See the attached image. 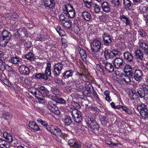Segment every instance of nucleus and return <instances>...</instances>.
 <instances>
[{
    "label": "nucleus",
    "instance_id": "obj_42",
    "mask_svg": "<svg viewBox=\"0 0 148 148\" xmlns=\"http://www.w3.org/2000/svg\"><path fill=\"white\" fill-rule=\"evenodd\" d=\"M3 116L2 117L5 119H8L12 117L10 114L7 112H3Z\"/></svg>",
    "mask_w": 148,
    "mask_h": 148
},
{
    "label": "nucleus",
    "instance_id": "obj_28",
    "mask_svg": "<svg viewBox=\"0 0 148 148\" xmlns=\"http://www.w3.org/2000/svg\"><path fill=\"white\" fill-rule=\"evenodd\" d=\"M63 122L65 125L69 126L72 123V120L70 116H66L64 119Z\"/></svg>",
    "mask_w": 148,
    "mask_h": 148
},
{
    "label": "nucleus",
    "instance_id": "obj_33",
    "mask_svg": "<svg viewBox=\"0 0 148 148\" xmlns=\"http://www.w3.org/2000/svg\"><path fill=\"white\" fill-rule=\"evenodd\" d=\"M81 15L83 16L84 18L86 21H89L91 18V16L88 12H83Z\"/></svg>",
    "mask_w": 148,
    "mask_h": 148
},
{
    "label": "nucleus",
    "instance_id": "obj_30",
    "mask_svg": "<svg viewBox=\"0 0 148 148\" xmlns=\"http://www.w3.org/2000/svg\"><path fill=\"white\" fill-rule=\"evenodd\" d=\"M92 0H83L84 5L88 8H91L93 4Z\"/></svg>",
    "mask_w": 148,
    "mask_h": 148
},
{
    "label": "nucleus",
    "instance_id": "obj_63",
    "mask_svg": "<svg viewBox=\"0 0 148 148\" xmlns=\"http://www.w3.org/2000/svg\"><path fill=\"white\" fill-rule=\"evenodd\" d=\"M55 82L58 84H63V81L62 80H60L58 79L55 80Z\"/></svg>",
    "mask_w": 148,
    "mask_h": 148
},
{
    "label": "nucleus",
    "instance_id": "obj_21",
    "mask_svg": "<svg viewBox=\"0 0 148 148\" xmlns=\"http://www.w3.org/2000/svg\"><path fill=\"white\" fill-rule=\"evenodd\" d=\"M10 143L5 140L0 139V147L1 148H9Z\"/></svg>",
    "mask_w": 148,
    "mask_h": 148
},
{
    "label": "nucleus",
    "instance_id": "obj_16",
    "mask_svg": "<svg viewBox=\"0 0 148 148\" xmlns=\"http://www.w3.org/2000/svg\"><path fill=\"white\" fill-rule=\"evenodd\" d=\"M1 36L9 41L12 37V35L10 32L4 30L2 32Z\"/></svg>",
    "mask_w": 148,
    "mask_h": 148
},
{
    "label": "nucleus",
    "instance_id": "obj_25",
    "mask_svg": "<svg viewBox=\"0 0 148 148\" xmlns=\"http://www.w3.org/2000/svg\"><path fill=\"white\" fill-rule=\"evenodd\" d=\"M29 127L33 130L37 131L40 130V128L36 123L34 122H30L29 124Z\"/></svg>",
    "mask_w": 148,
    "mask_h": 148
},
{
    "label": "nucleus",
    "instance_id": "obj_57",
    "mask_svg": "<svg viewBox=\"0 0 148 148\" xmlns=\"http://www.w3.org/2000/svg\"><path fill=\"white\" fill-rule=\"evenodd\" d=\"M65 9H73V6L69 3H67L65 5Z\"/></svg>",
    "mask_w": 148,
    "mask_h": 148
},
{
    "label": "nucleus",
    "instance_id": "obj_31",
    "mask_svg": "<svg viewBox=\"0 0 148 148\" xmlns=\"http://www.w3.org/2000/svg\"><path fill=\"white\" fill-rule=\"evenodd\" d=\"M38 88L39 90L42 93V94L43 96L47 95H48L49 91L44 86H41Z\"/></svg>",
    "mask_w": 148,
    "mask_h": 148
},
{
    "label": "nucleus",
    "instance_id": "obj_34",
    "mask_svg": "<svg viewBox=\"0 0 148 148\" xmlns=\"http://www.w3.org/2000/svg\"><path fill=\"white\" fill-rule=\"evenodd\" d=\"M120 52L116 50H114L109 52L110 58H113L116 56L119 55Z\"/></svg>",
    "mask_w": 148,
    "mask_h": 148
},
{
    "label": "nucleus",
    "instance_id": "obj_27",
    "mask_svg": "<svg viewBox=\"0 0 148 148\" xmlns=\"http://www.w3.org/2000/svg\"><path fill=\"white\" fill-rule=\"evenodd\" d=\"M53 99L54 101L57 103L62 104H64L65 105L66 104V101L61 97L55 96L53 97Z\"/></svg>",
    "mask_w": 148,
    "mask_h": 148
},
{
    "label": "nucleus",
    "instance_id": "obj_48",
    "mask_svg": "<svg viewBox=\"0 0 148 148\" xmlns=\"http://www.w3.org/2000/svg\"><path fill=\"white\" fill-rule=\"evenodd\" d=\"M97 70H99V71L101 72H103L104 71V69L103 67H104V66L103 65V62L102 64L101 65L100 64H97Z\"/></svg>",
    "mask_w": 148,
    "mask_h": 148
},
{
    "label": "nucleus",
    "instance_id": "obj_9",
    "mask_svg": "<svg viewBox=\"0 0 148 148\" xmlns=\"http://www.w3.org/2000/svg\"><path fill=\"white\" fill-rule=\"evenodd\" d=\"M114 66L117 69H119L124 66V62L121 58H116L114 60Z\"/></svg>",
    "mask_w": 148,
    "mask_h": 148
},
{
    "label": "nucleus",
    "instance_id": "obj_41",
    "mask_svg": "<svg viewBox=\"0 0 148 148\" xmlns=\"http://www.w3.org/2000/svg\"><path fill=\"white\" fill-rule=\"evenodd\" d=\"M7 67H10V66L3 62L0 65V69L1 71H3L5 69H7Z\"/></svg>",
    "mask_w": 148,
    "mask_h": 148
},
{
    "label": "nucleus",
    "instance_id": "obj_58",
    "mask_svg": "<svg viewBox=\"0 0 148 148\" xmlns=\"http://www.w3.org/2000/svg\"><path fill=\"white\" fill-rule=\"evenodd\" d=\"M145 11L143 12V16L146 19H148V10H145Z\"/></svg>",
    "mask_w": 148,
    "mask_h": 148
},
{
    "label": "nucleus",
    "instance_id": "obj_5",
    "mask_svg": "<svg viewBox=\"0 0 148 148\" xmlns=\"http://www.w3.org/2000/svg\"><path fill=\"white\" fill-rule=\"evenodd\" d=\"M74 121L77 123H80L82 120L81 112L77 109L74 108L71 112Z\"/></svg>",
    "mask_w": 148,
    "mask_h": 148
},
{
    "label": "nucleus",
    "instance_id": "obj_59",
    "mask_svg": "<svg viewBox=\"0 0 148 148\" xmlns=\"http://www.w3.org/2000/svg\"><path fill=\"white\" fill-rule=\"evenodd\" d=\"M84 75V74L83 73H79L78 72H77L76 74V75L78 77H80L82 78V79H83L82 77Z\"/></svg>",
    "mask_w": 148,
    "mask_h": 148
},
{
    "label": "nucleus",
    "instance_id": "obj_20",
    "mask_svg": "<svg viewBox=\"0 0 148 148\" xmlns=\"http://www.w3.org/2000/svg\"><path fill=\"white\" fill-rule=\"evenodd\" d=\"M73 71L72 70H67L62 74V77L64 79H68L72 76Z\"/></svg>",
    "mask_w": 148,
    "mask_h": 148
},
{
    "label": "nucleus",
    "instance_id": "obj_10",
    "mask_svg": "<svg viewBox=\"0 0 148 148\" xmlns=\"http://www.w3.org/2000/svg\"><path fill=\"white\" fill-rule=\"evenodd\" d=\"M103 43L106 46L111 45L112 40L110 35L107 33H104L102 36Z\"/></svg>",
    "mask_w": 148,
    "mask_h": 148
},
{
    "label": "nucleus",
    "instance_id": "obj_49",
    "mask_svg": "<svg viewBox=\"0 0 148 148\" xmlns=\"http://www.w3.org/2000/svg\"><path fill=\"white\" fill-rule=\"evenodd\" d=\"M110 138H108L106 140V143L107 144L111 145L112 146H116L117 145L116 143H113V142L110 141Z\"/></svg>",
    "mask_w": 148,
    "mask_h": 148
},
{
    "label": "nucleus",
    "instance_id": "obj_22",
    "mask_svg": "<svg viewBox=\"0 0 148 148\" xmlns=\"http://www.w3.org/2000/svg\"><path fill=\"white\" fill-rule=\"evenodd\" d=\"M34 77L36 78L47 80L48 77L45 73H37L35 74Z\"/></svg>",
    "mask_w": 148,
    "mask_h": 148
},
{
    "label": "nucleus",
    "instance_id": "obj_52",
    "mask_svg": "<svg viewBox=\"0 0 148 148\" xmlns=\"http://www.w3.org/2000/svg\"><path fill=\"white\" fill-rule=\"evenodd\" d=\"M92 54L93 56L96 58H97L99 57L98 54H97V52H98L99 51H94V50H91Z\"/></svg>",
    "mask_w": 148,
    "mask_h": 148
},
{
    "label": "nucleus",
    "instance_id": "obj_44",
    "mask_svg": "<svg viewBox=\"0 0 148 148\" xmlns=\"http://www.w3.org/2000/svg\"><path fill=\"white\" fill-rule=\"evenodd\" d=\"M129 96L131 99L133 100H134L138 96L137 94L134 92L133 91L130 92Z\"/></svg>",
    "mask_w": 148,
    "mask_h": 148
},
{
    "label": "nucleus",
    "instance_id": "obj_64",
    "mask_svg": "<svg viewBox=\"0 0 148 148\" xmlns=\"http://www.w3.org/2000/svg\"><path fill=\"white\" fill-rule=\"evenodd\" d=\"M76 78L75 80L77 82H79L82 79V78H81L80 77H78L76 75Z\"/></svg>",
    "mask_w": 148,
    "mask_h": 148
},
{
    "label": "nucleus",
    "instance_id": "obj_38",
    "mask_svg": "<svg viewBox=\"0 0 148 148\" xmlns=\"http://www.w3.org/2000/svg\"><path fill=\"white\" fill-rule=\"evenodd\" d=\"M9 41L5 39L2 37L1 36L0 37V46L1 47H4L5 46L7 43Z\"/></svg>",
    "mask_w": 148,
    "mask_h": 148
},
{
    "label": "nucleus",
    "instance_id": "obj_39",
    "mask_svg": "<svg viewBox=\"0 0 148 148\" xmlns=\"http://www.w3.org/2000/svg\"><path fill=\"white\" fill-rule=\"evenodd\" d=\"M125 71V73H129V74L132 75L131 74L132 73V68L131 66L127 64L125 65L124 67Z\"/></svg>",
    "mask_w": 148,
    "mask_h": 148
},
{
    "label": "nucleus",
    "instance_id": "obj_17",
    "mask_svg": "<svg viewBox=\"0 0 148 148\" xmlns=\"http://www.w3.org/2000/svg\"><path fill=\"white\" fill-rule=\"evenodd\" d=\"M140 47L142 49L141 51L143 53L147 54L148 53V45L145 43L139 42Z\"/></svg>",
    "mask_w": 148,
    "mask_h": 148
},
{
    "label": "nucleus",
    "instance_id": "obj_15",
    "mask_svg": "<svg viewBox=\"0 0 148 148\" xmlns=\"http://www.w3.org/2000/svg\"><path fill=\"white\" fill-rule=\"evenodd\" d=\"M76 48L82 60L84 62L86 61L87 55L85 51L79 46H76Z\"/></svg>",
    "mask_w": 148,
    "mask_h": 148
},
{
    "label": "nucleus",
    "instance_id": "obj_11",
    "mask_svg": "<svg viewBox=\"0 0 148 148\" xmlns=\"http://www.w3.org/2000/svg\"><path fill=\"white\" fill-rule=\"evenodd\" d=\"M19 71L20 73L25 75H28L30 73L29 69L27 66L22 65H19Z\"/></svg>",
    "mask_w": 148,
    "mask_h": 148
},
{
    "label": "nucleus",
    "instance_id": "obj_53",
    "mask_svg": "<svg viewBox=\"0 0 148 148\" xmlns=\"http://www.w3.org/2000/svg\"><path fill=\"white\" fill-rule=\"evenodd\" d=\"M104 55L105 58L106 59H109L110 58L109 57V53L108 52V50H105L104 53Z\"/></svg>",
    "mask_w": 148,
    "mask_h": 148
},
{
    "label": "nucleus",
    "instance_id": "obj_12",
    "mask_svg": "<svg viewBox=\"0 0 148 148\" xmlns=\"http://www.w3.org/2000/svg\"><path fill=\"white\" fill-rule=\"evenodd\" d=\"M103 64L106 70L109 72L111 73L114 71V66L111 63L104 61Z\"/></svg>",
    "mask_w": 148,
    "mask_h": 148
},
{
    "label": "nucleus",
    "instance_id": "obj_50",
    "mask_svg": "<svg viewBox=\"0 0 148 148\" xmlns=\"http://www.w3.org/2000/svg\"><path fill=\"white\" fill-rule=\"evenodd\" d=\"M101 7L103 9L110 8V5L107 2H104L102 4Z\"/></svg>",
    "mask_w": 148,
    "mask_h": 148
},
{
    "label": "nucleus",
    "instance_id": "obj_23",
    "mask_svg": "<svg viewBox=\"0 0 148 148\" xmlns=\"http://www.w3.org/2000/svg\"><path fill=\"white\" fill-rule=\"evenodd\" d=\"M123 56L125 60L129 62L132 61L133 56L131 53L128 52H126L124 53Z\"/></svg>",
    "mask_w": 148,
    "mask_h": 148
},
{
    "label": "nucleus",
    "instance_id": "obj_36",
    "mask_svg": "<svg viewBox=\"0 0 148 148\" xmlns=\"http://www.w3.org/2000/svg\"><path fill=\"white\" fill-rule=\"evenodd\" d=\"M51 64L49 63L47 64V67L46 68L45 73L46 75L49 76H51Z\"/></svg>",
    "mask_w": 148,
    "mask_h": 148
},
{
    "label": "nucleus",
    "instance_id": "obj_45",
    "mask_svg": "<svg viewBox=\"0 0 148 148\" xmlns=\"http://www.w3.org/2000/svg\"><path fill=\"white\" fill-rule=\"evenodd\" d=\"M123 4L125 8H129L131 5V1L129 0H124Z\"/></svg>",
    "mask_w": 148,
    "mask_h": 148
},
{
    "label": "nucleus",
    "instance_id": "obj_35",
    "mask_svg": "<svg viewBox=\"0 0 148 148\" xmlns=\"http://www.w3.org/2000/svg\"><path fill=\"white\" fill-rule=\"evenodd\" d=\"M11 63L14 64H17L20 62V60L18 57L17 56L12 57L9 61Z\"/></svg>",
    "mask_w": 148,
    "mask_h": 148
},
{
    "label": "nucleus",
    "instance_id": "obj_29",
    "mask_svg": "<svg viewBox=\"0 0 148 148\" xmlns=\"http://www.w3.org/2000/svg\"><path fill=\"white\" fill-rule=\"evenodd\" d=\"M69 144L70 146L74 147L77 148H80V145L76 143L75 141L73 139H71L69 141Z\"/></svg>",
    "mask_w": 148,
    "mask_h": 148
},
{
    "label": "nucleus",
    "instance_id": "obj_47",
    "mask_svg": "<svg viewBox=\"0 0 148 148\" xmlns=\"http://www.w3.org/2000/svg\"><path fill=\"white\" fill-rule=\"evenodd\" d=\"M62 41V48H66L67 46V43L66 40L64 38H61Z\"/></svg>",
    "mask_w": 148,
    "mask_h": 148
},
{
    "label": "nucleus",
    "instance_id": "obj_14",
    "mask_svg": "<svg viewBox=\"0 0 148 148\" xmlns=\"http://www.w3.org/2000/svg\"><path fill=\"white\" fill-rule=\"evenodd\" d=\"M3 136L4 138L8 140L7 142L10 143H12L14 144H16V142L15 140H14L11 135L7 133V132H4L3 134Z\"/></svg>",
    "mask_w": 148,
    "mask_h": 148
},
{
    "label": "nucleus",
    "instance_id": "obj_26",
    "mask_svg": "<svg viewBox=\"0 0 148 148\" xmlns=\"http://www.w3.org/2000/svg\"><path fill=\"white\" fill-rule=\"evenodd\" d=\"M68 10H62L63 12L66 15L69 16L71 18H73L75 15V13L74 10H69V11Z\"/></svg>",
    "mask_w": 148,
    "mask_h": 148
},
{
    "label": "nucleus",
    "instance_id": "obj_62",
    "mask_svg": "<svg viewBox=\"0 0 148 148\" xmlns=\"http://www.w3.org/2000/svg\"><path fill=\"white\" fill-rule=\"evenodd\" d=\"M58 32V33L61 36H63L64 35L65 32L62 29L60 30Z\"/></svg>",
    "mask_w": 148,
    "mask_h": 148
},
{
    "label": "nucleus",
    "instance_id": "obj_18",
    "mask_svg": "<svg viewBox=\"0 0 148 148\" xmlns=\"http://www.w3.org/2000/svg\"><path fill=\"white\" fill-rule=\"evenodd\" d=\"M143 52L140 49H137L135 52V56L136 58L140 60H143Z\"/></svg>",
    "mask_w": 148,
    "mask_h": 148
},
{
    "label": "nucleus",
    "instance_id": "obj_8",
    "mask_svg": "<svg viewBox=\"0 0 148 148\" xmlns=\"http://www.w3.org/2000/svg\"><path fill=\"white\" fill-rule=\"evenodd\" d=\"M90 45L91 50L97 51H99L100 50L101 44L100 41L95 39L91 42Z\"/></svg>",
    "mask_w": 148,
    "mask_h": 148
},
{
    "label": "nucleus",
    "instance_id": "obj_24",
    "mask_svg": "<svg viewBox=\"0 0 148 148\" xmlns=\"http://www.w3.org/2000/svg\"><path fill=\"white\" fill-rule=\"evenodd\" d=\"M42 92H41L40 90H39L38 88L36 89V90L34 91V95L37 98L42 100V99L40 98L41 97H44V96L42 94Z\"/></svg>",
    "mask_w": 148,
    "mask_h": 148
},
{
    "label": "nucleus",
    "instance_id": "obj_46",
    "mask_svg": "<svg viewBox=\"0 0 148 148\" xmlns=\"http://www.w3.org/2000/svg\"><path fill=\"white\" fill-rule=\"evenodd\" d=\"M37 121L38 123L40 124L41 125L47 127V123L46 121H43L41 119L39 118L38 119Z\"/></svg>",
    "mask_w": 148,
    "mask_h": 148
},
{
    "label": "nucleus",
    "instance_id": "obj_54",
    "mask_svg": "<svg viewBox=\"0 0 148 148\" xmlns=\"http://www.w3.org/2000/svg\"><path fill=\"white\" fill-rule=\"evenodd\" d=\"M43 37V35L42 34L38 36L36 38V40L37 41H41L44 40Z\"/></svg>",
    "mask_w": 148,
    "mask_h": 148
},
{
    "label": "nucleus",
    "instance_id": "obj_40",
    "mask_svg": "<svg viewBox=\"0 0 148 148\" xmlns=\"http://www.w3.org/2000/svg\"><path fill=\"white\" fill-rule=\"evenodd\" d=\"M122 80L126 84H128L130 82V77L128 76L124 75L122 77Z\"/></svg>",
    "mask_w": 148,
    "mask_h": 148
},
{
    "label": "nucleus",
    "instance_id": "obj_1",
    "mask_svg": "<svg viewBox=\"0 0 148 148\" xmlns=\"http://www.w3.org/2000/svg\"><path fill=\"white\" fill-rule=\"evenodd\" d=\"M46 128L52 134L57 136L58 138H63L64 137L63 133L57 127L49 125L46 127Z\"/></svg>",
    "mask_w": 148,
    "mask_h": 148
},
{
    "label": "nucleus",
    "instance_id": "obj_43",
    "mask_svg": "<svg viewBox=\"0 0 148 148\" xmlns=\"http://www.w3.org/2000/svg\"><path fill=\"white\" fill-rule=\"evenodd\" d=\"M34 54L32 52H29L25 56V58L31 61L34 60Z\"/></svg>",
    "mask_w": 148,
    "mask_h": 148
},
{
    "label": "nucleus",
    "instance_id": "obj_6",
    "mask_svg": "<svg viewBox=\"0 0 148 148\" xmlns=\"http://www.w3.org/2000/svg\"><path fill=\"white\" fill-rule=\"evenodd\" d=\"M86 123L89 127L93 131H97L99 128V125L92 118L88 117L86 121Z\"/></svg>",
    "mask_w": 148,
    "mask_h": 148
},
{
    "label": "nucleus",
    "instance_id": "obj_55",
    "mask_svg": "<svg viewBox=\"0 0 148 148\" xmlns=\"http://www.w3.org/2000/svg\"><path fill=\"white\" fill-rule=\"evenodd\" d=\"M66 18L64 17L63 15L61 14L60 16V19L62 23L64 22H65L66 21Z\"/></svg>",
    "mask_w": 148,
    "mask_h": 148
},
{
    "label": "nucleus",
    "instance_id": "obj_19",
    "mask_svg": "<svg viewBox=\"0 0 148 148\" xmlns=\"http://www.w3.org/2000/svg\"><path fill=\"white\" fill-rule=\"evenodd\" d=\"M54 1L53 0H45L44 5L46 7L53 9L54 8L55 4Z\"/></svg>",
    "mask_w": 148,
    "mask_h": 148
},
{
    "label": "nucleus",
    "instance_id": "obj_56",
    "mask_svg": "<svg viewBox=\"0 0 148 148\" xmlns=\"http://www.w3.org/2000/svg\"><path fill=\"white\" fill-rule=\"evenodd\" d=\"M139 34L143 37H145L146 36L145 32L142 30H141L138 32Z\"/></svg>",
    "mask_w": 148,
    "mask_h": 148
},
{
    "label": "nucleus",
    "instance_id": "obj_2",
    "mask_svg": "<svg viewBox=\"0 0 148 148\" xmlns=\"http://www.w3.org/2000/svg\"><path fill=\"white\" fill-rule=\"evenodd\" d=\"M142 118L145 119L148 118V109L147 106L143 103L139 104L137 107Z\"/></svg>",
    "mask_w": 148,
    "mask_h": 148
},
{
    "label": "nucleus",
    "instance_id": "obj_37",
    "mask_svg": "<svg viewBox=\"0 0 148 148\" xmlns=\"http://www.w3.org/2000/svg\"><path fill=\"white\" fill-rule=\"evenodd\" d=\"M120 18L123 22L125 23L126 25H129L130 24V21L127 17L125 16L124 15H121L120 16Z\"/></svg>",
    "mask_w": 148,
    "mask_h": 148
},
{
    "label": "nucleus",
    "instance_id": "obj_60",
    "mask_svg": "<svg viewBox=\"0 0 148 148\" xmlns=\"http://www.w3.org/2000/svg\"><path fill=\"white\" fill-rule=\"evenodd\" d=\"M114 5L116 7H118L119 5V0H114Z\"/></svg>",
    "mask_w": 148,
    "mask_h": 148
},
{
    "label": "nucleus",
    "instance_id": "obj_32",
    "mask_svg": "<svg viewBox=\"0 0 148 148\" xmlns=\"http://www.w3.org/2000/svg\"><path fill=\"white\" fill-rule=\"evenodd\" d=\"M62 23L64 28L67 29H70L72 25V22L70 20H68V21H66L65 22H64Z\"/></svg>",
    "mask_w": 148,
    "mask_h": 148
},
{
    "label": "nucleus",
    "instance_id": "obj_4",
    "mask_svg": "<svg viewBox=\"0 0 148 148\" xmlns=\"http://www.w3.org/2000/svg\"><path fill=\"white\" fill-rule=\"evenodd\" d=\"M142 88H140L137 89V92L141 98H143L148 95V85L143 84Z\"/></svg>",
    "mask_w": 148,
    "mask_h": 148
},
{
    "label": "nucleus",
    "instance_id": "obj_61",
    "mask_svg": "<svg viewBox=\"0 0 148 148\" xmlns=\"http://www.w3.org/2000/svg\"><path fill=\"white\" fill-rule=\"evenodd\" d=\"M141 66V68L144 71L146 72L148 70L147 69H146V68L144 64H143Z\"/></svg>",
    "mask_w": 148,
    "mask_h": 148
},
{
    "label": "nucleus",
    "instance_id": "obj_13",
    "mask_svg": "<svg viewBox=\"0 0 148 148\" xmlns=\"http://www.w3.org/2000/svg\"><path fill=\"white\" fill-rule=\"evenodd\" d=\"M134 78L136 81H140L142 78V71L139 69L136 70L134 73Z\"/></svg>",
    "mask_w": 148,
    "mask_h": 148
},
{
    "label": "nucleus",
    "instance_id": "obj_7",
    "mask_svg": "<svg viewBox=\"0 0 148 148\" xmlns=\"http://www.w3.org/2000/svg\"><path fill=\"white\" fill-rule=\"evenodd\" d=\"M47 107L51 112L56 115L60 114V112L58 107L51 101L48 102L47 104Z\"/></svg>",
    "mask_w": 148,
    "mask_h": 148
},
{
    "label": "nucleus",
    "instance_id": "obj_51",
    "mask_svg": "<svg viewBox=\"0 0 148 148\" xmlns=\"http://www.w3.org/2000/svg\"><path fill=\"white\" fill-rule=\"evenodd\" d=\"M121 108H122L123 110L127 112L130 115L132 114V112L127 107L122 106Z\"/></svg>",
    "mask_w": 148,
    "mask_h": 148
},
{
    "label": "nucleus",
    "instance_id": "obj_3",
    "mask_svg": "<svg viewBox=\"0 0 148 148\" xmlns=\"http://www.w3.org/2000/svg\"><path fill=\"white\" fill-rule=\"evenodd\" d=\"M64 65L61 62L55 64L53 65V73L55 77H57L59 76L62 72V70L63 69Z\"/></svg>",
    "mask_w": 148,
    "mask_h": 148
}]
</instances>
